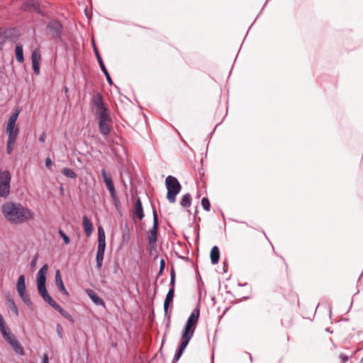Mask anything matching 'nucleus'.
<instances>
[{
	"label": "nucleus",
	"instance_id": "obj_24",
	"mask_svg": "<svg viewBox=\"0 0 363 363\" xmlns=\"http://www.w3.org/2000/svg\"><path fill=\"white\" fill-rule=\"evenodd\" d=\"M191 204V196L190 194H186L182 196L181 201H180V205L183 208H189L190 207Z\"/></svg>",
	"mask_w": 363,
	"mask_h": 363
},
{
	"label": "nucleus",
	"instance_id": "obj_33",
	"mask_svg": "<svg viewBox=\"0 0 363 363\" xmlns=\"http://www.w3.org/2000/svg\"><path fill=\"white\" fill-rule=\"evenodd\" d=\"M33 69L36 75L40 74V62H32Z\"/></svg>",
	"mask_w": 363,
	"mask_h": 363
},
{
	"label": "nucleus",
	"instance_id": "obj_13",
	"mask_svg": "<svg viewBox=\"0 0 363 363\" xmlns=\"http://www.w3.org/2000/svg\"><path fill=\"white\" fill-rule=\"evenodd\" d=\"M48 264H45L38 271L37 274V284H43L46 283V274L48 271Z\"/></svg>",
	"mask_w": 363,
	"mask_h": 363
},
{
	"label": "nucleus",
	"instance_id": "obj_34",
	"mask_svg": "<svg viewBox=\"0 0 363 363\" xmlns=\"http://www.w3.org/2000/svg\"><path fill=\"white\" fill-rule=\"evenodd\" d=\"M10 308L15 313V314L16 315H18V308H17V306H16V304H15V303L13 301L11 302Z\"/></svg>",
	"mask_w": 363,
	"mask_h": 363
},
{
	"label": "nucleus",
	"instance_id": "obj_27",
	"mask_svg": "<svg viewBox=\"0 0 363 363\" xmlns=\"http://www.w3.org/2000/svg\"><path fill=\"white\" fill-rule=\"evenodd\" d=\"M41 60L40 52L38 49H35L32 52L31 60L32 62H40Z\"/></svg>",
	"mask_w": 363,
	"mask_h": 363
},
{
	"label": "nucleus",
	"instance_id": "obj_1",
	"mask_svg": "<svg viewBox=\"0 0 363 363\" xmlns=\"http://www.w3.org/2000/svg\"><path fill=\"white\" fill-rule=\"evenodd\" d=\"M1 212L6 220L15 225L27 223L35 217V213L32 210L20 203L13 201L4 203L1 206Z\"/></svg>",
	"mask_w": 363,
	"mask_h": 363
},
{
	"label": "nucleus",
	"instance_id": "obj_44",
	"mask_svg": "<svg viewBox=\"0 0 363 363\" xmlns=\"http://www.w3.org/2000/svg\"><path fill=\"white\" fill-rule=\"evenodd\" d=\"M57 332H58V335H59L60 337H62V333H61L59 330H57Z\"/></svg>",
	"mask_w": 363,
	"mask_h": 363
},
{
	"label": "nucleus",
	"instance_id": "obj_20",
	"mask_svg": "<svg viewBox=\"0 0 363 363\" xmlns=\"http://www.w3.org/2000/svg\"><path fill=\"white\" fill-rule=\"evenodd\" d=\"M50 306H52L53 308L57 311L65 318H67L72 323L74 322L72 316L68 312L64 310L59 304H57L56 301L54 303H52Z\"/></svg>",
	"mask_w": 363,
	"mask_h": 363
},
{
	"label": "nucleus",
	"instance_id": "obj_14",
	"mask_svg": "<svg viewBox=\"0 0 363 363\" xmlns=\"http://www.w3.org/2000/svg\"><path fill=\"white\" fill-rule=\"evenodd\" d=\"M55 284L59 291H60L63 294L69 296V293L65 289L63 281L62 279L60 271L59 269L55 272Z\"/></svg>",
	"mask_w": 363,
	"mask_h": 363
},
{
	"label": "nucleus",
	"instance_id": "obj_23",
	"mask_svg": "<svg viewBox=\"0 0 363 363\" xmlns=\"http://www.w3.org/2000/svg\"><path fill=\"white\" fill-rule=\"evenodd\" d=\"M10 194V184H0V197L7 198Z\"/></svg>",
	"mask_w": 363,
	"mask_h": 363
},
{
	"label": "nucleus",
	"instance_id": "obj_9",
	"mask_svg": "<svg viewBox=\"0 0 363 363\" xmlns=\"http://www.w3.org/2000/svg\"><path fill=\"white\" fill-rule=\"evenodd\" d=\"M158 229V220L155 211H153V226L152 228L148 231L147 237L148 242L150 245L155 244L157 242V235Z\"/></svg>",
	"mask_w": 363,
	"mask_h": 363
},
{
	"label": "nucleus",
	"instance_id": "obj_15",
	"mask_svg": "<svg viewBox=\"0 0 363 363\" xmlns=\"http://www.w3.org/2000/svg\"><path fill=\"white\" fill-rule=\"evenodd\" d=\"M143 208L140 199L138 198L135 204V208L133 211V217L137 218L139 220H142L144 218Z\"/></svg>",
	"mask_w": 363,
	"mask_h": 363
},
{
	"label": "nucleus",
	"instance_id": "obj_30",
	"mask_svg": "<svg viewBox=\"0 0 363 363\" xmlns=\"http://www.w3.org/2000/svg\"><path fill=\"white\" fill-rule=\"evenodd\" d=\"M98 241H106L105 232L101 226L98 228Z\"/></svg>",
	"mask_w": 363,
	"mask_h": 363
},
{
	"label": "nucleus",
	"instance_id": "obj_36",
	"mask_svg": "<svg viewBox=\"0 0 363 363\" xmlns=\"http://www.w3.org/2000/svg\"><path fill=\"white\" fill-rule=\"evenodd\" d=\"M52 160L50 157H47L46 160H45V166L48 167V168H50L51 166H52Z\"/></svg>",
	"mask_w": 363,
	"mask_h": 363
},
{
	"label": "nucleus",
	"instance_id": "obj_26",
	"mask_svg": "<svg viewBox=\"0 0 363 363\" xmlns=\"http://www.w3.org/2000/svg\"><path fill=\"white\" fill-rule=\"evenodd\" d=\"M11 346L13 347V349L15 350V352L20 354L23 355L24 354V349L20 342L16 339V340H13Z\"/></svg>",
	"mask_w": 363,
	"mask_h": 363
},
{
	"label": "nucleus",
	"instance_id": "obj_6",
	"mask_svg": "<svg viewBox=\"0 0 363 363\" xmlns=\"http://www.w3.org/2000/svg\"><path fill=\"white\" fill-rule=\"evenodd\" d=\"M101 176L105 184V186L108 191L114 204L117 206L119 204L120 201L118 196L116 190L115 189V186L112 180L111 176L109 173H108L105 169H102L101 171Z\"/></svg>",
	"mask_w": 363,
	"mask_h": 363
},
{
	"label": "nucleus",
	"instance_id": "obj_21",
	"mask_svg": "<svg viewBox=\"0 0 363 363\" xmlns=\"http://www.w3.org/2000/svg\"><path fill=\"white\" fill-rule=\"evenodd\" d=\"M220 257V251L217 246L212 247L211 250V260L212 264H216L218 262Z\"/></svg>",
	"mask_w": 363,
	"mask_h": 363
},
{
	"label": "nucleus",
	"instance_id": "obj_39",
	"mask_svg": "<svg viewBox=\"0 0 363 363\" xmlns=\"http://www.w3.org/2000/svg\"><path fill=\"white\" fill-rule=\"evenodd\" d=\"M97 247L106 248V241H98Z\"/></svg>",
	"mask_w": 363,
	"mask_h": 363
},
{
	"label": "nucleus",
	"instance_id": "obj_5",
	"mask_svg": "<svg viewBox=\"0 0 363 363\" xmlns=\"http://www.w3.org/2000/svg\"><path fill=\"white\" fill-rule=\"evenodd\" d=\"M20 111L16 110L9 117L6 125V132L8 135V140H16L19 130L16 127V123L19 116Z\"/></svg>",
	"mask_w": 363,
	"mask_h": 363
},
{
	"label": "nucleus",
	"instance_id": "obj_35",
	"mask_svg": "<svg viewBox=\"0 0 363 363\" xmlns=\"http://www.w3.org/2000/svg\"><path fill=\"white\" fill-rule=\"evenodd\" d=\"M42 363H49V357L48 354L45 353L43 355Z\"/></svg>",
	"mask_w": 363,
	"mask_h": 363
},
{
	"label": "nucleus",
	"instance_id": "obj_12",
	"mask_svg": "<svg viewBox=\"0 0 363 363\" xmlns=\"http://www.w3.org/2000/svg\"><path fill=\"white\" fill-rule=\"evenodd\" d=\"M94 52H95V55H96V57L97 58V60H98V62L100 65V67L101 69V70L103 71V72L104 73L106 77V79L108 81V82L111 84H112V80H111V76L109 75L104 62H103V60L99 55V52L97 50V48H96L95 45L94 44Z\"/></svg>",
	"mask_w": 363,
	"mask_h": 363
},
{
	"label": "nucleus",
	"instance_id": "obj_38",
	"mask_svg": "<svg viewBox=\"0 0 363 363\" xmlns=\"http://www.w3.org/2000/svg\"><path fill=\"white\" fill-rule=\"evenodd\" d=\"M16 339H17V338H16V337L14 335H13L12 336H11L10 337H9V338L6 340V341H7L10 345H11V344H12V342H13V340H16Z\"/></svg>",
	"mask_w": 363,
	"mask_h": 363
},
{
	"label": "nucleus",
	"instance_id": "obj_43",
	"mask_svg": "<svg viewBox=\"0 0 363 363\" xmlns=\"http://www.w3.org/2000/svg\"><path fill=\"white\" fill-rule=\"evenodd\" d=\"M164 264V260L162 259V260L161 261V268H162V267H163Z\"/></svg>",
	"mask_w": 363,
	"mask_h": 363
},
{
	"label": "nucleus",
	"instance_id": "obj_7",
	"mask_svg": "<svg viewBox=\"0 0 363 363\" xmlns=\"http://www.w3.org/2000/svg\"><path fill=\"white\" fill-rule=\"evenodd\" d=\"M16 290L17 292L21 297V300L28 306H30L32 305V302L30 301L29 295L26 291V286L25 283V276L21 275L18 278L16 283Z\"/></svg>",
	"mask_w": 363,
	"mask_h": 363
},
{
	"label": "nucleus",
	"instance_id": "obj_40",
	"mask_svg": "<svg viewBox=\"0 0 363 363\" xmlns=\"http://www.w3.org/2000/svg\"><path fill=\"white\" fill-rule=\"evenodd\" d=\"M170 284H171V286H173L174 288V274L173 273L171 274Z\"/></svg>",
	"mask_w": 363,
	"mask_h": 363
},
{
	"label": "nucleus",
	"instance_id": "obj_19",
	"mask_svg": "<svg viewBox=\"0 0 363 363\" xmlns=\"http://www.w3.org/2000/svg\"><path fill=\"white\" fill-rule=\"evenodd\" d=\"M174 296V289L173 286H171L170 289H169V291H168L167 296H166L164 303V310L165 313L167 312L169 305L172 303Z\"/></svg>",
	"mask_w": 363,
	"mask_h": 363
},
{
	"label": "nucleus",
	"instance_id": "obj_31",
	"mask_svg": "<svg viewBox=\"0 0 363 363\" xmlns=\"http://www.w3.org/2000/svg\"><path fill=\"white\" fill-rule=\"evenodd\" d=\"M16 143V140H7V145H6V152L8 154H11L13 150V146Z\"/></svg>",
	"mask_w": 363,
	"mask_h": 363
},
{
	"label": "nucleus",
	"instance_id": "obj_25",
	"mask_svg": "<svg viewBox=\"0 0 363 363\" xmlns=\"http://www.w3.org/2000/svg\"><path fill=\"white\" fill-rule=\"evenodd\" d=\"M11 174L9 171L0 170V184H10Z\"/></svg>",
	"mask_w": 363,
	"mask_h": 363
},
{
	"label": "nucleus",
	"instance_id": "obj_17",
	"mask_svg": "<svg viewBox=\"0 0 363 363\" xmlns=\"http://www.w3.org/2000/svg\"><path fill=\"white\" fill-rule=\"evenodd\" d=\"M86 294L91 298V300L97 306H105L104 300L99 297L95 291L91 289L86 290Z\"/></svg>",
	"mask_w": 363,
	"mask_h": 363
},
{
	"label": "nucleus",
	"instance_id": "obj_42",
	"mask_svg": "<svg viewBox=\"0 0 363 363\" xmlns=\"http://www.w3.org/2000/svg\"><path fill=\"white\" fill-rule=\"evenodd\" d=\"M36 260H37V256L33 259V260L32 261V266H35V263H36Z\"/></svg>",
	"mask_w": 363,
	"mask_h": 363
},
{
	"label": "nucleus",
	"instance_id": "obj_18",
	"mask_svg": "<svg viewBox=\"0 0 363 363\" xmlns=\"http://www.w3.org/2000/svg\"><path fill=\"white\" fill-rule=\"evenodd\" d=\"M105 249L104 247H97V252L96 255V267L97 269H100L102 267L103 265V261L104 257V253H105Z\"/></svg>",
	"mask_w": 363,
	"mask_h": 363
},
{
	"label": "nucleus",
	"instance_id": "obj_16",
	"mask_svg": "<svg viewBox=\"0 0 363 363\" xmlns=\"http://www.w3.org/2000/svg\"><path fill=\"white\" fill-rule=\"evenodd\" d=\"M82 225L84 233L87 237H89L93 232V224L86 216L82 217Z\"/></svg>",
	"mask_w": 363,
	"mask_h": 363
},
{
	"label": "nucleus",
	"instance_id": "obj_2",
	"mask_svg": "<svg viewBox=\"0 0 363 363\" xmlns=\"http://www.w3.org/2000/svg\"><path fill=\"white\" fill-rule=\"evenodd\" d=\"M200 312L199 309L195 308L192 311L191 315L187 319L184 330L182 334L181 342L177 352L174 354L172 363H176L181 357L184 350L188 345L191 339L192 338L196 325L199 320Z\"/></svg>",
	"mask_w": 363,
	"mask_h": 363
},
{
	"label": "nucleus",
	"instance_id": "obj_28",
	"mask_svg": "<svg viewBox=\"0 0 363 363\" xmlns=\"http://www.w3.org/2000/svg\"><path fill=\"white\" fill-rule=\"evenodd\" d=\"M62 174L69 178L75 179L77 177V174L69 168H64L62 169Z\"/></svg>",
	"mask_w": 363,
	"mask_h": 363
},
{
	"label": "nucleus",
	"instance_id": "obj_37",
	"mask_svg": "<svg viewBox=\"0 0 363 363\" xmlns=\"http://www.w3.org/2000/svg\"><path fill=\"white\" fill-rule=\"evenodd\" d=\"M340 359H341V360H342V363H345V362H347V360H348V357H347V355H345V354H340Z\"/></svg>",
	"mask_w": 363,
	"mask_h": 363
},
{
	"label": "nucleus",
	"instance_id": "obj_10",
	"mask_svg": "<svg viewBox=\"0 0 363 363\" xmlns=\"http://www.w3.org/2000/svg\"><path fill=\"white\" fill-rule=\"evenodd\" d=\"M47 28L52 34V37L59 38L60 36L62 30V26L60 21L52 20L49 22Z\"/></svg>",
	"mask_w": 363,
	"mask_h": 363
},
{
	"label": "nucleus",
	"instance_id": "obj_11",
	"mask_svg": "<svg viewBox=\"0 0 363 363\" xmlns=\"http://www.w3.org/2000/svg\"><path fill=\"white\" fill-rule=\"evenodd\" d=\"M37 286H38V290L40 295L42 296L43 300L47 303H48L50 306H51L52 303H54L55 302L52 299V298L49 295V294L48 293L45 284H37Z\"/></svg>",
	"mask_w": 363,
	"mask_h": 363
},
{
	"label": "nucleus",
	"instance_id": "obj_32",
	"mask_svg": "<svg viewBox=\"0 0 363 363\" xmlns=\"http://www.w3.org/2000/svg\"><path fill=\"white\" fill-rule=\"evenodd\" d=\"M59 234H60V237L63 239L66 245H69L70 242L69 238L64 233V231L62 230H60Z\"/></svg>",
	"mask_w": 363,
	"mask_h": 363
},
{
	"label": "nucleus",
	"instance_id": "obj_8",
	"mask_svg": "<svg viewBox=\"0 0 363 363\" xmlns=\"http://www.w3.org/2000/svg\"><path fill=\"white\" fill-rule=\"evenodd\" d=\"M0 36L3 43L7 39L13 40L19 36V33L15 28H0Z\"/></svg>",
	"mask_w": 363,
	"mask_h": 363
},
{
	"label": "nucleus",
	"instance_id": "obj_29",
	"mask_svg": "<svg viewBox=\"0 0 363 363\" xmlns=\"http://www.w3.org/2000/svg\"><path fill=\"white\" fill-rule=\"evenodd\" d=\"M201 206L203 208V209L206 211H209L211 209V204L209 200L206 197H203L201 199Z\"/></svg>",
	"mask_w": 363,
	"mask_h": 363
},
{
	"label": "nucleus",
	"instance_id": "obj_3",
	"mask_svg": "<svg viewBox=\"0 0 363 363\" xmlns=\"http://www.w3.org/2000/svg\"><path fill=\"white\" fill-rule=\"evenodd\" d=\"M96 106V114L99 121V128L101 133L107 136L111 132V127L109 123L111 121L109 111L105 106L103 100L101 97L95 102Z\"/></svg>",
	"mask_w": 363,
	"mask_h": 363
},
{
	"label": "nucleus",
	"instance_id": "obj_4",
	"mask_svg": "<svg viewBox=\"0 0 363 363\" xmlns=\"http://www.w3.org/2000/svg\"><path fill=\"white\" fill-rule=\"evenodd\" d=\"M165 186L167 189V200L171 203H175L177 196L182 189L180 183L176 177L169 175L165 179Z\"/></svg>",
	"mask_w": 363,
	"mask_h": 363
},
{
	"label": "nucleus",
	"instance_id": "obj_41",
	"mask_svg": "<svg viewBox=\"0 0 363 363\" xmlns=\"http://www.w3.org/2000/svg\"><path fill=\"white\" fill-rule=\"evenodd\" d=\"M45 138H46V135L45 133H43L39 138V141L41 143H44L45 140Z\"/></svg>",
	"mask_w": 363,
	"mask_h": 363
},
{
	"label": "nucleus",
	"instance_id": "obj_22",
	"mask_svg": "<svg viewBox=\"0 0 363 363\" xmlns=\"http://www.w3.org/2000/svg\"><path fill=\"white\" fill-rule=\"evenodd\" d=\"M15 53H16V57L17 61L19 63H23L24 62V57H23V46L21 45H16V49H15Z\"/></svg>",
	"mask_w": 363,
	"mask_h": 363
}]
</instances>
